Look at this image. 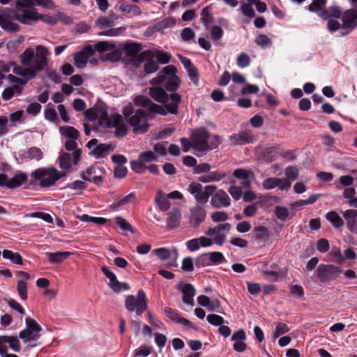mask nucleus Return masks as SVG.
Masks as SVG:
<instances>
[{"label": "nucleus", "instance_id": "f257e3e1", "mask_svg": "<svg viewBox=\"0 0 357 357\" xmlns=\"http://www.w3.org/2000/svg\"><path fill=\"white\" fill-rule=\"evenodd\" d=\"M171 102L166 103L162 106L154 104L151 100L145 96H139L134 99V104L141 106L142 108L135 111L132 105L128 104L123 109V114L127 122L132 127L133 132L136 134H142L147 131L149 124L148 119H152L151 114H160L165 115L167 112L176 114L178 112V106L181 102V97L177 93L170 95Z\"/></svg>", "mask_w": 357, "mask_h": 357}, {"label": "nucleus", "instance_id": "f03ea898", "mask_svg": "<svg viewBox=\"0 0 357 357\" xmlns=\"http://www.w3.org/2000/svg\"><path fill=\"white\" fill-rule=\"evenodd\" d=\"M48 50L42 45L36 47V50L27 48L20 56L22 66L14 67L13 72L21 77L33 79L38 73L47 66Z\"/></svg>", "mask_w": 357, "mask_h": 357}, {"label": "nucleus", "instance_id": "7ed1b4c3", "mask_svg": "<svg viewBox=\"0 0 357 357\" xmlns=\"http://www.w3.org/2000/svg\"><path fill=\"white\" fill-rule=\"evenodd\" d=\"M85 116L91 121L98 119V123L102 126L114 128V135L116 137H123L127 133V126L120 114H114L109 116L105 111L98 112L89 109L85 112Z\"/></svg>", "mask_w": 357, "mask_h": 357}, {"label": "nucleus", "instance_id": "20e7f679", "mask_svg": "<svg viewBox=\"0 0 357 357\" xmlns=\"http://www.w3.org/2000/svg\"><path fill=\"white\" fill-rule=\"evenodd\" d=\"M342 21L340 24L337 20H329L327 22V28L331 32L340 31L341 36L349 34L357 26V8H350L342 12L339 18Z\"/></svg>", "mask_w": 357, "mask_h": 357}, {"label": "nucleus", "instance_id": "39448f33", "mask_svg": "<svg viewBox=\"0 0 357 357\" xmlns=\"http://www.w3.org/2000/svg\"><path fill=\"white\" fill-rule=\"evenodd\" d=\"M66 176V173L59 172L54 167H40L31 174L35 181H38L42 188L54 185L57 181Z\"/></svg>", "mask_w": 357, "mask_h": 357}, {"label": "nucleus", "instance_id": "423d86ee", "mask_svg": "<svg viewBox=\"0 0 357 357\" xmlns=\"http://www.w3.org/2000/svg\"><path fill=\"white\" fill-rule=\"evenodd\" d=\"M176 69L174 66H167L160 72L158 76L151 81L153 85L165 84L167 91H176L180 84V79L176 76Z\"/></svg>", "mask_w": 357, "mask_h": 357}, {"label": "nucleus", "instance_id": "0eeeda50", "mask_svg": "<svg viewBox=\"0 0 357 357\" xmlns=\"http://www.w3.org/2000/svg\"><path fill=\"white\" fill-rule=\"evenodd\" d=\"M36 6H40L47 9H53L55 4L52 0H16L15 10L14 12L15 18L22 15H27L31 10H37Z\"/></svg>", "mask_w": 357, "mask_h": 357}, {"label": "nucleus", "instance_id": "6e6552de", "mask_svg": "<svg viewBox=\"0 0 357 357\" xmlns=\"http://www.w3.org/2000/svg\"><path fill=\"white\" fill-rule=\"evenodd\" d=\"M125 307L129 312H135L137 316L142 314L147 309V299L143 290H139L137 296L135 297L129 295L126 298Z\"/></svg>", "mask_w": 357, "mask_h": 357}, {"label": "nucleus", "instance_id": "1a4fd4ad", "mask_svg": "<svg viewBox=\"0 0 357 357\" xmlns=\"http://www.w3.org/2000/svg\"><path fill=\"white\" fill-rule=\"evenodd\" d=\"M216 190V187L213 185H208L203 188V186L197 182L191 183L188 191L193 195L195 199L200 204H206Z\"/></svg>", "mask_w": 357, "mask_h": 357}, {"label": "nucleus", "instance_id": "9d476101", "mask_svg": "<svg viewBox=\"0 0 357 357\" xmlns=\"http://www.w3.org/2000/svg\"><path fill=\"white\" fill-rule=\"evenodd\" d=\"M26 328L19 333V337L24 342L36 341L40 337L42 331L41 326L33 319L26 317L25 319Z\"/></svg>", "mask_w": 357, "mask_h": 357}, {"label": "nucleus", "instance_id": "9b49d317", "mask_svg": "<svg viewBox=\"0 0 357 357\" xmlns=\"http://www.w3.org/2000/svg\"><path fill=\"white\" fill-rule=\"evenodd\" d=\"M326 0H314V13H317L321 18L324 20L331 17L340 18L342 15V10L338 6H331L325 8Z\"/></svg>", "mask_w": 357, "mask_h": 357}, {"label": "nucleus", "instance_id": "f8f14e48", "mask_svg": "<svg viewBox=\"0 0 357 357\" xmlns=\"http://www.w3.org/2000/svg\"><path fill=\"white\" fill-rule=\"evenodd\" d=\"M15 19L19 22L26 25H31L33 22H36L39 20H42L44 22L51 25H54L58 22V19L56 18V17L50 15H43L38 13L37 10L33 9L28 12L27 15H24Z\"/></svg>", "mask_w": 357, "mask_h": 357}, {"label": "nucleus", "instance_id": "ddd939ff", "mask_svg": "<svg viewBox=\"0 0 357 357\" xmlns=\"http://www.w3.org/2000/svg\"><path fill=\"white\" fill-rule=\"evenodd\" d=\"M209 134L204 128H200L192 131L191 141L192 148L197 151H205L208 150Z\"/></svg>", "mask_w": 357, "mask_h": 357}, {"label": "nucleus", "instance_id": "4468645a", "mask_svg": "<svg viewBox=\"0 0 357 357\" xmlns=\"http://www.w3.org/2000/svg\"><path fill=\"white\" fill-rule=\"evenodd\" d=\"M15 10V8L11 10L0 7V26L6 31L17 32L20 30V26L12 21V19L17 20L14 17Z\"/></svg>", "mask_w": 357, "mask_h": 357}, {"label": "nucleus", "instance_id": "2eb2a0df", "mask_svg": "<svg viewBox=\"0 0 357 357\" xmlns=\"http://www.w3.org/2000/svg\"><path fill=\"white\" fill-rule=\"evenodd\" d=\"M230 229L231 225L229 223H223L209 228L206 231V234L211 237L214 244L222 245L225 242L227 234Z\"/></svg>", "mask_w": 357, "mask_h": 357}, {"label": "nucleus", "instance_id": "dca6fc26", "mask_svg": "<svg viewBox=\"0 0 357 357\" xmlns=\"http://www.w3.org/2000/svg\"><path fill=\"white\" fill-rule=\"evenodd\" d=\"M144 62V72L148 74L153 73L158 69V63L154 61V52L151 50H145L141 52L134 61L135 66H138Z\"/></svg>", "mask_w": 357, "mask_h": 357}, {"label": "nucleus", "instance_id": "f3484780", "mask_svg": "<svg viewBox=\"0 0 357 357\" xmlns=\"http://www.w3.org/2000/svg\"><path fill=\"white\" fill-rule=\"evenodd\" d=\"M98 139H93L86 144L91 153L97 158H104L114 151V146L112 143L98 144Z\"/></svg>", "mask_w": 357, "mask_h": 357}, {"label": "nucleus", "instance_id": "a211bd4d", "mask_svg": "<svg viewBox=\"0 0 357 357\" xmlns=\"http://www.w3.org/2000/svg\"><path fill=\"white\" fill-rule=\"evenodd\" d=\"M341 273L340 268L334 265L319 266L317 275L321 282H326L334 279Z\"/></svg>", "mask_w": 357, "mask_h": 357}, {"label": "nucleus", "instance_id": "6ab92c4d", "mask_svg": "<svg viewBox=\"0 0 357 357\" xmlns=\"http://www.w3.org/2000/svg\"><path fill=\"white\" fill-rule=\"evenodd\" d=\"M43 151L36 146H32L19 153L18 160L20 162H26L29 160L39 161L43 158Z\"/></svg>", "mask_w": 357, "mask_h": 357}, {"label": "nucleus", "instance_id": "aec40b11", "mask_svg": "<svg viewBox=\"0 0 357 357\" xmlns=\"http://www.w3.org/2000/svg\"><path fill=\"white\" fill-rule=\"evenodd\" d=\"M262 187L266 190H272L277 187L281 190H287L291 187V183L287 178L270 177L263 181Z\"/></svg>", "mask_w": 357, "mask_h": 357}, {"label": "nucleus", "instance_id": "412c9836", "mask_svg": "<svg viewBox=\"0 0 357 357\" xmlns=\"http://www.w3.org/2000/svg\"><path fill=\"white\" fill-rule=\"evenodd\" d=\"M95 50L100 52H108L107 59L112 61H116L120 59L119 51L115 50V45L105 41L99 42L94 45Z\"/></svg>", "mask_w": 357, "mask_h": 357}, {"label": "nucleus", "instance_id": "4be33fe9", "mask_svg": "<svg viewBox=\"0 0 357 357\" xmlns=\"http://www.w3.org/2000/svg\"><path fill=\"white\" fill-rule=\"evenodd\" d=\"M95 47L87 46L82 51L74 54L75 65L78 68H83L86 66L88 59L94 54Z\"/></svg>", "mask_w": 357, "mask_h": 357}, {"label": "nucleus", "instance_id": "5701e85b", "mask_svg": "<svg viewBox=\"0 0 357 357\" xmlns=\"http://www.w3.org/2000/svg\"><path fill=\"white\" fill-rule=\"evenodd\" d=\"M233 176L241 180V184L244 188H250L255 179V175L250 170L243 168H238L234 170Z\"/></svg>", "mask_w": 357, "mask_h": 357}, {"label": "nucleus", "instance_id": "b1692460", "mask_svg": "<svg viewBox=\"0 0 357 357\" xmlns=\"http://www.w3.org/2000/svg\"><path fill=\"white\" fill-rule=\"evenodd\" d=\"M211 199V204L216 208L227 207L230 205V198L222 190L214 192Z\"/></svg>", "mask_w": 357, "mask_h": 357}, {"label": "nucleus", "instance_id": "393cba45", "mask_svg": "<svg viewBox=\"0 0 357 357\" xmlns=\"http://www.w3.org/2000/svg\"><path fill=\"white\" fill-rule=\"evenodd\" d=\"M178 289L183 294V302L188 305L193 306L195 304L194 296L195 295L194 287L188 283H182L178 284Z\"/></svg>", "mask_w": 357, "mask_h": 357}, {"label": "nucleus", "instance_id": "a878e982", "mask_svg": "<svg viewBox=\"0 0 357 357\" xmlns=\"http://www.w3.org/2000/svg\"><path fill=\"white\" fill-rule=\"evenodd\" d=\"M206 211L200 206H196L190 208L189 222L193 227H197L203 222L206 218Z\"/></svg>", "mask_w": 357, "mask_h": 357}, {"label": "nucleus", "instance_id": "bb28decb", "mask_svg": "<svg viewBox=\"0 0 357 357\" xmlns=\"http://www.w3.org/2000/svg\"><path fill=\"white\" fill-rule=\"evenodd\" d=\"M163 312L172 321L189 328L194 327V325L191 321L181 317L180 314H178L172 308L166 307L164 308Z\"/></svg>", "mask_w": 357, "mask_h": 357}, {"label": "nucleus", "instance_id": "cd10ccee", "mask_svg": "<svg viewBox=\"0 0 357 357\" xmlns=\"http://www.w3.org/2000/svg\"><path fill=\"white\" fill-rule=\"evenodd\" d=\"M229 137L232 145H243L254 142L253 136L248 131H241L233 134Z\"/></svg>", "mask_w": 357, "mask_h": 357}, {"label": "nucleus", "instance_id": "c85d7f7f", "mask_svg": "<svg viewBox=\"0 0 357 357\" xmlns=\"http://www.w3.org/2000/svg\"><path fill=\"white\" fill-rule=\"evenodd\" d=\"M246 339V335L243 330H238L234 333L231 336V341L234 343V349L237 352H243L246 349V344L244 340Z\"/></svg>", "mask_w": 357, "mask_h": 357}, {"label": "nucleus", "instance_id": "c756f323", "mask_svg": "<svg viewBox=\"0 0 357 357\" xmlns=\"http://www.w3.org/2000/svg\"><path fill=\"white\" fill-rule=\"evenodd\" d=\"M181 220V213L178 208H174L168 213L167 219V227L170 229L176 228L180 225Z\"/></svg>", "mask_w": 357, "mask_h": 357}, {"label": "nucleus", "instance_id": "7c9ffc66", "mask_svg": "<svg viewBox=\"0 0 357 357\" xmlns=\"http://www.w3.org/2000/svg\"><path fill=\"white\" fill-rule=\"evenodd\" d=\"M167 194L164 193L162 190H158L155 197V202L161 211H166L170 207V202Z\"/></svg>", "mask_w": 357, "mask_h": 357}, {"label": "nucleus", "instance_id": "2f4dec72", "mask_svg": "<svg viewBox=\"0 0 357 357\" xmlns=\"http://www.w3.org/2000/svg\"><path fill=\"white\" fill-rule=\"evenodd\" d=\"M142 49V45L137 43H127L123 47V50L126 55L135 57L133 62L136 61Z\"/></svg>", "mask_w": 357, "mask_h": 357}, {"label": "nucleus", "instance_id": "473e14b6", "mask_svg": "<svg viewBox=\"0 0 357 357\" xmlns=\"http://www.w3.org/2000/svg\"><path fill=\"white\" fill-rule=\"evenodd\" d=\"M209 259L211 264H220L226 261L223 254L220 252H211L208 254L202 255V259Z\"/></svg>", "mask_w": 357, "mask_h": 357}, {"label": "nucleus", "instance_id": "72a5a7b5", "mask_svg": "<svg viewBox=\"0 0 357 357\" xmlns=\"http://www.w3.org/2000/svg\"><path fill=\"white\" fill-rule=\"evenodd\" d=\"M2 256L4 259H8L11 263L16 265H23L22 256L18 253L10 250H3Z\"/></svg>", "mask_w": 357, "mask_h": 357}, {"label": "nucleus", "instance_id": "f704fd0d", "mask_svg": "<svg viewBox=\"0 0 357 357\" xmlns=\"http://www.w3.org/2000/svg\"><path fill=\"white\" fill-rule=\"evenodd\" d=\"M149 94L153 99L160 102H166L168 99L167 94L162 87L150 89Z\"/></svg>", "mask_w": 357, "mask_h": 357}, {"label": "nucleus", "instance_id": "c9c22d12", "mask_svg": "<svg viewBox=\"0 0 357 357\" xmlns=\"http://www.w3.org/2000/svg\"><path fill=\"white\" fill-rule=\"evenodd\" d=\"M225 176V173H220L218 172H211L206 174L202 175L199 177V181L202 183H210L214 181H219Z\"/></svg>", "mask_w": 357, "mask_h": 357}, {"label": "nucleus", "instance_id": "e433bc0d", "mask_svg": "<svg viewBox=\"0 0 357 357\" xmlns=\"http://www.w3.org/2000/svg\"><path fill=\"white\" fill-rule=\"evenodd\" d=\"M27 175L25 173L20 172L13 178H10L8 188H15L21 186L27 181Z\"/></svg>", "mask_w": 357, "mask_h": 357}, {"label": "nucleus", "instance_id": "4c0bfd02", "mask_svg": "<svg viewBox=\"0 0 357 357\" xmlns=\"http://www.w3.org/2000/svg\"><path fill=\"white\" fill-rule=\"evenodd\" d=\"M48 260L52 264L61 263L70 255L69 252H56L46 253Z\"/></svg>", "mask_w": 357, "mask_h": 357}, {"label": "nucleus", "instance_id": "58836bf2", "mask_svg": "<svg viewBox=\"0 0 357 357\" xmlns=\"http://www.w3.org/2000/svg\"><path fill=\"white\" fill-rule=\"evenodd\" d=\"M326 219L330 222L334 227L339 228L344 225V221L339 214L334 211L327 213Z\"/></svg>", "mask_w": 357, "mask_h": 357}, {"label": "nucleus", "instance_id": "ea45409f", "mask_svg": "<svg viewBox=\"0 0 357 357\" xmlns=\"http://www.w3.org/2000/svg\"><path fill=\"white\" fill-rule=\"evenodd\" d=\"M22 87L15 85L4 89L2 93V98L5 100L11 99L15 95H19L22 93Z\"/></svg>", "mask_w": 357, "mask_h": 357}, {"label": "nucleus", "instance_id": "a19ab883", "mask_svg": "<svg viewBox=\"0 0 357 357\" xmlns=\"http://www.w3.org/2000/svg\"><path fill=\"white\" fill-rule=\"evenodd\" d=\"M59 167L63 170L69 172L72 166L71 155L68 153H63L59 158Z\"/></svg>", "mask_w": 357, "mask_h": 357}, {"label": "nucleus", "instance_id": "79ce46f5", "mask_svg": "<svg viewBox=\"0 0 357 357\" xmlns=\"http://www.w3.org/2000/svg\"><path fill=\"white\" fill-rule=\"evenodd\" d=\"M60 133L68 138L69 139H77L79 137V132L73 127L71 126H63L61 127Z\"/></svg>", "mask_w": 357, "mask_h": 357}, {"label": "nucleus", "instance_id": "37998d69", "mask_svg": "<svg viewBox=\"0 0 357 357\" xmlns=\"http://www.w3.org/2000/svg\"><path fill=\"white\" fill-rule=\"evenodd\" d=\"M135 199V194L134 193H130L129 195L125 196L124 197L115 201L112 205L111 208L113 210H118L120 207L128 204L131 201H132Z\"/></svg>", "mask_w": 357, "mask_h": 357}, {"label": "nucleus", "instance_id": "c03bdc74", "mask_svg": "<svg viewBox=\"0 0 357 357\" xmlns=\"http://www.w3.org/2000/svg\"><path fill=\"white\" fill-rule=\"evenodd\" d=\"M4 342L8 344L9 347L15 352H19L20 350V341L16 336L6 335Z\"/></svg>", "mask_w": 357, "mask_h": 357}, {"label": "nucleus", "instance_id": "a18cd8bd", "mask_svg": "<svg viewBox=\"0 0 357 357\" xmlns=\"http://www.w3.org/2000/svg\"><path fill=\"white\" fill-rule=\"evenodd\" d=\"M255 43L260 46L263 49L268 48L271 46L272 40L264 34H259L255 38Z\"/></svg>", "mask_w": 357, "mask_h": 357}, {"label": "nucleus", "instance_id": "49530a36", "mask_svg": "<svg viewBox=\"0 0 357 357\" xmlns=\"http://www.w3.org/2000/svg\"><path fill=\"white\" fill-rule=\"evenodd\" d=\"M17 291L22 300L26 301L27 299V285L25 281L23 280H18L17 283Z\"/></svg>", "mask_w": 357, "mask_h": 357}, {"label": "nucleus", "instance_id": "de8ad7c7", "mask_svg": "<svg viewBox=\"0 0 357 357\" xmlns=\"http://www.w3.org/2000/svg\"><path fill=\"white\" fill-rule=\"evenodd\" d=\"M139 158L142 161L144 165L147 162H151L156 161L158 160L156 153L153 152L152 151H147L141 153L139 155Z\"/></svg>", "mask_w": 357, "mask_h": 357}, {"label": "nucleus", "instance_id": "09e8293b", "mask_svg": "<svg viewBox=\"0 0 357 357\" xmlns=\"http://www.w3.org/2000/svg\"><path fill=\"white\" fill-rule=\"evenodd\" d=\"M130 168L132 171L138 174L144 173L145 170H146V165L141 161L139 157L137 160H132L130 162Z\"/></svg>", "mask_w": 357, "mask_h": 357}, {"label": "nucleus", "instance_id": "8fccbe9b", "mask_svg": "<svg viewBox=\"0 0 357 357\" xmlns=\"http://www.w3.org/2000/svg\"><path fill=\"white\" fill-rule=\"evenodd\" d=\"M153 52H154V58L157 59L158 62L162 64H166L169 62L170 56L167 53L158 50Z\"/></svg>", "mask_w": 357, "mask_h": 357}, {"label": "nucleus", "instance_id": "3c124183", "mask_svg": "<svg viewBox=\"0 0 357 357\" xmlns=\"http://www.w3.org/2000/svg\"><path fill=\"white\" fill-rule=\"evenodd\" d=\"M116 224L123 230L133 233L130 224L124 218L117 216L114 218Z\"/></svg>", "mask_w": 357, "mask_h": 357}, {"label": "nucleus", "instance_id": "603ef678", "mask_svg": "<svg viewBox=\"0 0 357 357\" xmlns=\"http://www.w3.org/2000/svg\"><path fill=\"white\" fill-rule=\"evenodd\" d=\"M201 20L206 26H207L212 22L213 16L211 14V9L208 6H206L203 8L201 13Z\"/></svg>", "mask_w": 357, "mask_h": 357}, {"label": "nucleus", "instance_id": "864d4df0", "mask_svg": "<svg viewBox=\"0 0 357 357\" xmlns=\"http://www.w3.org/2000/svg\"><path fill=\"white\" fill-rule=\"evenodd\" d=\"M167 144V142L157 143L153 146V151L155 153H156L157 158L160 156L165 155L167 154V148L166 145Z\"/></svg>", "mask_w": 357, "mask_h": 357}, {"label": "nucleus", "instance_id": "5fc2aeb1", "mask_svg": "<svg viewBox=\"0 0 357 357\" xmlns=\"http://www.w3.org/2000/svg\"><path fill=\"white\" fill-rule=\"evenodd\" d=\"M250 59L249 56L245 53L240 54L236 59V64L238 67L243 68L250 65Z\"/></svg>", "mask_w": 357, "mask_h": 357}, {"label": "nucleus", "instance_id": "6e6d98bb", "mask_svg": "<svg viewBox=\"0 0 357 357\" xmlns=\"http://www.w3.org/2000/svg\"><path fill=\"white\" fill-rule=\"evenodd\" d=\"M207 321L213 326H220L223 324L225 320L220 315L212 314H208L206 317Z\"/></svg>", "mask_w": 357, "mask_h": 357}, {"label": "nucleus", "instance_id": "4d7b16f0", "mask_svg": "<svg viewBox=\"0 0 357 357\" xmlns=\"http://www.w3.org/2000/svg\"><path fill=\"white\" fill-rule=\"evenodd\" d=\"M214 222H225L228 219V215L225 211H215L211 215Z\"/></svg>", "mask_w": 357, "mask_h": 357}, {"label": "nucleus", "instance_id": "13d9d810", "mask_svg": "<svg viewBox=\"0 0 357 357\" xmlns=\"http://www.w3.org/2000/svg\"><path fill=\"white\" fill-rule=\"evenodd\" d=\"M151 352V349L147 346H141L135 351L132 357H147Z\"/></svg>", "mask_w": 357, "mask_h": 357}, {"label": "nucleus", "instance_id": "bf43d9fd", "mask_svg": "<svg viewBox=\"0 0 357 357\" xmlns=\"http://www.w3.org/2000/svg\"><path fill=\"white\" fill-rule=\"evenodd\" d=\"M242 13L250 18H252L255 16V12L252 6L250 4L243 3L241 6Z\"/></svg>", "mask_w": 357, "mask_h": 357}, {"label": "nucleus", "instance_id": "052dcab7", "mask_svg": "<svg viewBox=\"0 0 357 357\" xmlns=\"http://www.w3.org/2000/svg\"><path fill=\"white\" fill-rule=\"evenodd\" d=\"M41 108L42 107L39 103L32 102L26 107V112L29 114L36 116L40 112Z\"/></svg>", "mask_w": 357, "mask_h": 357}, {"label": "nucleus", "instance_id": "680f3d73", "mask_svg": "<svg viewBox=\"0 0 357 357\" xmlns=\"http://www.w3.org/2000/svg\"><path fill=\"white\" fill-rule=\"evenodd\" d=\"M285 175L288 179L294 181L298 176V170L294 166L287 167L285 169Z\"/></svg>", "mask_w": 357, "mask_h": 357}, {"label": "nucleus", "instance_id": "e2e57ef3", "mask_svg": "<svg viewBox=\"0 0 357 357\" xmlns=\"http://www.w3.org/2000/svg\"><path fill=\"white\" fill-rule=\"evenodd\" d=\"M289 331V327L284 323H279L277 324L275 329L273 333L275 338L287 333Z\"/></svg>", "mask_w": 357, "mask_h": 357}, {"label": "nucleus", "instance_id": "0e129e2a", "mask_svg": "<svg viewBox=\"0 0 357 357\" xmlns=\"http://www.w3.org/2000/svg\"><path fill=\"white\" fill-rule=\"evenodd\" d=\"M342 216L347 222V225L349 222H351L357 218V211L355 209H348L342 212Z\"/></svg>", "mask_w": 357, "mask_h": 357}, {"label": "nucleus", "instance_id": "69168bd1", "mask_svg": "<svg viewBox=\"0 0 357 357\" xmlns=\"http://www.w3.org/2000/svg\"><path fill=\"white\" fill-rule=\"evenodd\" d=\"M290 292L296 298H302L303 297L304 290L301 285L294 284L290 286Z\"/></svg>", "mask_w": 357, "mask_h": 357}, {"label": "nucleus", "instance_id": "338daca9", "mask_svg": "<svg viewBox=\"0 0 357 357\" xmlns=\"http://www.w3.org/2000/svg\"><path fill=\"white\" fill-rule=\"evenodd\" d=\"M330 248L329 242L326 238H321L317 243V249L318 251L325 253Z\"/></svg>", "mask_w": 357, "mask_h": 357}, {"label": "nucleus", "instance_id": "774afa93", "mask_svg": "<svg viewBox=\"0 0 357 357\" xmlns=\"http://www.w3.org/2000/svg\"><path fill=\"white\" fill-rule=\"evenodd\" d=\"M275 213L277 218L281 220H285L289 215L288 209L283 206H277Z\"/></svg>", "mask_w": 357, "mask_h": 357}]
</instances>
